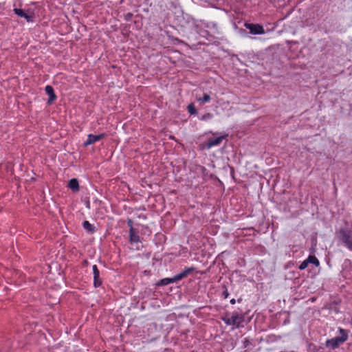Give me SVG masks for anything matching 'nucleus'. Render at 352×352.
I'll return each mask as SVG.
<instances>
[{
  "label": "nucleus",
  "instance_id": "1",
  "mask_svg": "<svg viewBox=\"0 0 352 352\" xmlns=\"http://www.w3.org/2000/svg\"><path fill=\"white\" fill-rule=\"evenodd\" d=\"M222 320L227 324L232 326L234 328H239L243 326L245 317L243 314L233 312L230 315H226L222 318Z\"/></svg>",
  "mask_w": 352,
  "mask_h": 352
},
{
  "label": "nucleus",
  "instance_id": "2",
  "mask_svg": "<svg viewBox=\"0 0 352 352\" xmlns=\"http://www.w3.org/2000/svg\"><path fill=\"white\" fill-rule=\"evenodd\" d=\"M339 331L341 334L340 337H336L327 340L326 346L327 347H331L332 349L337 348L340 344L344 343L348 339V335L343 329L339 328Z\"/></svg>",
  "mask_w": 352,
  "mask_h": 352
},
{
  "label": "nucleus",
  "instance_id": "3",
  "mask_svg": "<svg viewBox=\"0 0 352 352\" xmlns=\"http://www.w3.org/2000/svg\"><path fill=\"white\" fill-rule=\"evenodd\" d=\"M245 27L250 30L252 34H263L265 30L263 27L259 24L245 23Z\"/></svg>",
  "mask_w": 352,
  "mask_h": 352
},
{
  "label": "nucleus",
  "instance_id": "4",
  "mask_svg": "<svg viewBox=\"0 0 352 352\" xmlns=\"http://www.w3.org/2000/svg\"><path fill=\"white\" fill-rule=\"evenodd\" d=\"M341 240L346 246L352 250V240L351 239L350 232L345 230H340Z\"/></svg>",
  "mask_w": 352,
  "mask_h": 352
},
{
  "label": "nucleus",
  "instance_id": "5",
  "mask_svg": "<svg viewBox=\"0 0 352 352\" xmlns=\"http://www.w3.org/2000/svg\"><path fill=\"white\" fill-rule=\"evenodd\" d=\"M105 136L104 133H101L99 135H93L89 134L87 136V140L84 142V146H87L90 144H92L99 140H100L102 138H103Z\"/></svg>",
  "mask_w": 352,
  "mask_h": 352
},
{
  "label": "nucleus",
  "instance_id": "6",
  "mask_svg": "<svg viewBox=\"0 0 352 352\" xmlns=\"http://www.w3.org/2000/svg\"><path fill=\"white\" fill-rule=\"evenodd\" d=\"M93 275H94V284L96 287H99L102 282L100 279V272L96 265L92 266Z\"/></svg>",
  "mask_w": 352,
  "mask_h": 352
},
{
  "label": "nucleus",
  "instance_id": "7",
  "mask_svg": "<svg viewBox=\"0 0 352 352\" xmlns=\"http://www.w3.org/2000/svg\"><path fill=\"white\" fill-rule=\"evenodd\" d=\"M45 90L46 94L49 96V99H48L47 103L48 104L52 103L56 98V96L54 94L53 87L50 85H47L45 87Z\"/></svg>",
  "mask_w": 352,
  "mask_h": 352
},
{
  "label": "nucleus",
  "instance_id": "8",
  "mask_svg": "<svg viewBox=\"0 0 352 352\" xmlns=\"http://www.w3.org/2000/svg\"><path fill=\"white\" fill-rule=\"evenodd\" d=\"M225 136H219L215 139L211 140L208 142V148H210L212 146H217L221 143Z\"/></svg>",
  "mask_w": 352,
  "mask_h": 352
},
{
  "label": "nucleus",
  "instance_id": "9",
  "mask_svg": "<svg viewBox=\"0 0 352 352\" xmlns=\"http://www.w3.org/2000/svg\"><path fill=\"white\" fill-rule=\"evenodd\" d=\"M69 188L74 192H77L79 190L78 181L76 179H72L69 182Z\"/></svg>",
  "mask_w": 352,
  "mask_h": 352
},
{
  "label": "nucleus",
  "instance_id": "10",
  "mask_svg": "<svg viewBox=\"0 0 352 352\" xmlns=\"http://www.w3.org/2000/svg\"><path fill=\"white\" fill-rule=\"evenodd\" d=\"M129 240L131 243H137L139 241V236L135 232V230H129Z\"/></svg>",
  "mask_w": 352,
  "mask_h": 352
},
{
  "label": "nucleus",
  "instance_id": "11",
  "mask_svg": "<svg viewBox=\"0 0 352 352\" xmlns=\"http://www.w3.org/2000/svg\"><path fill=\"white\" fill-rule=\"evenodd\" d=\"M307 260V262L309 263V264H313L316 267H318L320 265V262H319L318 259L315 256L310 255L308 256Z\"/></svg>",
  "mask_w": 352,
  "mask_h": 352
},
{
  "label": "nucleus",
  "instance_id": "12",
  "mask_svg": "<svg viewBox=\"0 0 352 352\" xmlns=\"http://www.w3.org/2000/svg\"><path fill=\"white\" fill-rule=\"evenodd\" d=\"M83 228L90 232H93L94 231V226L91 225L88 221H85L83 222Z\"/></svg>",
  "mask_w": 352,
  "mask_h": 352
},
{
  "label": "nucleus",
  "instance_id": "13",
  "mask_svg": "<svg viewBox=\"0 0 352 352\" xmlns=\"http://www.w3.org/2000/svg\"><path fill=\"white\" fill-rule=\"evenodd\" d=\"M186 276V272H182L173 278V282L179 280Z\"/></svg>",
  "mask_w": 352,
  "mask_h": 352
},
{
  "label": "nucleus",
  "instance_id": "14",
  "mask_svg": "<svg viewBox=\"0 0 352 352\" xmlns=\"http://www.w3.org/2000/svg\"><path fill=\"white\" fill-rule=\"evenodd\" d=\"M172 283H174L173 280V278H166L162 279L160 280V285H168V284Z\"/></svg>",
  "mask_w": 352,
  "mask_h": 352
},
{
  "label": "nucleus",
  "instance_id": "15",
  "mask_svg": "<svg viewBox=\"0 0 352 352\" xmlns=\"http://www.w3.org/2000/svg\"><path fill=\"white\" fill-rule=\"evenodd\" d=\"M23 17L25 18L28 22H32L34 21V16L32 13L28 14L25 12Z\"/></svg>",
  "mask_w": 352,
  "mask_h": 352
},
{
  "label": "nucleus",
  "instance_id": "16",
  "mask_svg": "<svg viewBox=\"0 0 352 352\" xmlns=\"http://www.w3.org/2000/svg\"><path fill=\"white\" fill-rule=\"evenodd\" d=\"M210 100V97L207 94H204V95L202 98H199L198 99V101H199V102H201L202 103L208 102Z\"/></svg>",
  "mask_w": 352,
  "mask_h": 352
},
{
  "label": "nucleus",
  "instance_id": "17",
  "mask_svg": "<svg viewBox=\"0 0 352 352\" xmlns=\"http://www.w3.org/2000/svg\"><path fill=\"white\" fill-rule=\"evenodd\" d=\"M14 13H15L17 16H20V17H23V16H24V14H25V11H24L23 10L20 9V8H14Z\"/></svg>",
  "mask_w": 352,
  "mask_h": 352
},
{
  "label": "nucleus",
  "instance_id": "18",
  "mask_svg": "<svg viewBox=\"0 0 352 352\" xmlns=\"http://www.w3.org/2000/svg\"><path fill=\"white\" fill-rule=\"evenodd\" d=\"M213 117L212 114L210 113H207L206 114H204L203 116H201L200 118V120H203V121H206V120H208L210 119H212Z\"/></svg>",
  "mask_w": 352,
  "mask_h": 352
},
{
  "label": "nucleus",
  "instance_id": "19",
  "mask_svg": "<svg viewBox=\"0 0 352 352\" xmlns=\"http://www.w3.org/2000/svg\"><path fill=\"white\" fill-rule=\"evenodd\" d=\"M188 111L191 115L196 114L197 110L194 104H191L188 107Z\"/></svg>",
  "mask_w": 352,
  "mask_h": 352
},
{
  "label": "nucleus",
  "instance_id": "20",
  "mask_svg": "<svg viewBox=\"0 0 352 352\" xmlns=\"http://www.w3.org/2000/svg\"><path fill=\"white\" fill-rule=\"evenodd\" d=\"M308 265H309V263L307 262V260L305 259L304 261H302L301 263V264L299 265L298 268L300 270H305V268L307 267Z\"/></svg>",
  "mask_w": 352,
  "mask_h": 352
},
{
  "label": "nucleus",
  "instance_id": "21",
  "mask_svg": "<svg viewBox=\"0 0 352 352\" xmlns=\"http://www.w3.org/2000/svg\"><path fill=\"white\" fill-rule=\"evenodd\" d=\"M127 224L129 227V230L133 231V230H134L133 221L131 219H128Z\"/></svg>",
  "mask_w": 352,
  "mask_h": 352
},
{
  "label": "nucleus",
  "instance_id": "22",
  "mask_svg": "<svg viewBox=\"0 0 352 352\" xmlns=\"http://www.w3.org/2000/svg\"><path fill=\"white\" fill-rule=\"evenodd\" d=\"M194 270V268H188L184 270L183 272H186V276L191 272Z\"/></svg>",
  "mask_w": 352,
  "mask_h": 352
},
{
  "label": "nucleus",
  "instance_id": "23",
  "mask_svg": "<svg viewBox=\"0 0 352 352\" xmlns=\"http://www.w3.org/2000/svg\"><path fill=\"white\" fill-rule=\"evenodd\" d=\"M230 302H231L232 304H234V303H235V300H234V299H232V300H230Z\"/></svg>",
  "mask_w": 352,
  "mask_h": 352
}]
</instances>
